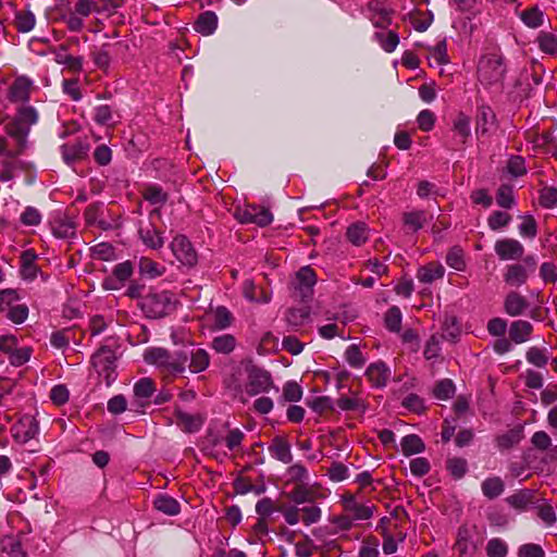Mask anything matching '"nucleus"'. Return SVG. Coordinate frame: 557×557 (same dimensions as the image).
<instances>
[{
	"mask_svg": "<svg viewBox=\"0 0 557 557\" xmlns=\"http://www.w3.org/2000/svg\"><path fill=\"white\" fill-rule=\"evenodd\" d=\"M14 441L25 444L39 433V424L34 416L25 414L11 428Z\"/></svg>",
	"mask_w": 557,
	"mask_h": 557,
	"instance_id": "9b49d317",
	"label": "nucleus"
},
{
	"mask_svg": "<svg viewBox=\"0 0 557 557\" xmlns=\"http://www.w3.org/2000/svg\"><path fill=\"white\" fill-rule=\"evenodd\" d=\"M511 221L510 214L503 211H494L487 219V225L493 231L506 227Z\"/></svg>",
	"mask_w": 557,
	"mask_h": 557,
	"instance_id": "0e129e2a",
	"label": "nucleus"
},
{
	"mask_svg": "<svg viewBox=\"0 0 557 557\" xmlns=\"http://www.w3.org/2000/svg\"><path fill=\"white\" fill-rule=\"evenodd\" d=\"M2 552L7 557H26L21 543L13 537L5 539L2 542Z\"/></svg>",
	"mask_w": 557,
	"mask_h": 557,
	"instance_id": "774afa93",
	"label": "nucleus"
},
{
	"mask_svg": "<svg viewBox=\"0 0 557 557\" xmlns=\"http://www.w3.org/2000/svg\"><path fill=\"white\" fill-rule=\"evenodd\" d=\"M153 507L168 516H176L181 511L180 503L168 494H159L153 500Z\"/></svg>",
	"mask_w": 557,
	"mask_h": 557,
	"instance_id": "c756f323",
	"label": "nucleus"
},
{
	"mask_svg": "<svg viewBox=\"0 0 557 557\" xmlns=\"http://www.w3.org/2000/svg\"><path fill=\"white\" fill-rule=\"evenodd\" d=\"M506 71L503 55L493 52L481 58L478 66V77L480 83L486 87L502 86Z\"/></svg>",
	"mask_w": 557,
	"mask_h": 557,
	"instance_id": "7ed1b4c3",
	"label": "nucleus"
},
{
	"mask_svg": "<svg viewBox=\"0 0 557 557\" xmlns=\"http://www.w3.org/2000/svg\"><path fill=\"white\" fill-rule=\"evenodd\" d=\"M455 393V385L451 380L444 379L436 383L433 389V394L437 399L447 400Z\"/></svg>",
	"mask_w": 557,
	"mask_h": 557,
	"instance_id": "5fc2aeb1",
	"label": "nucleus"
},
{
	"mask_svg": "<svg viewBox=\"0 0 557 557\" xmlns=\"http://www.w3.org/2000/svg\"><path fill=\"white\" fill-rule=\"evenodd\" d=\"M446 468L454 479L460 480L468 471V462L465 458L451 457L447 459Z\"/></svg>",
	"mask_w": 557,
	"mask_h": 557,
	"instance_id": "49530a36",
	"label": "nucleus"
},
{
	"mask_svg": "<svg viewBox=\"0 0 557 557\" xmlns=\"http://www.w3.org/2000/svg\"><path fill=\"white\" fill-rule=\"evenodd\" d=\"M494 250L500 260H519L524 253L523 245L513 238L496 240Z\"/></svg>",
	"mask_w": 557,
	"mask_h": 557,
	"instance_id": "4468645a",
	"label": "nucleus"
},
{
	"mask_svg": "<svg viewBox=\"0 0 557 557\" xmlns=\"http://www.w3.org/2000/svg\"><path fill=\"white\" fill-rule=\"evenodd\" d=\"M528 307L527 298L517 292H510L504 301V309L511 317L521 315Z\"/></svg>",
	"mask_w": 557,
	"mask_h": 557,
	"instance_id": "b1692460",
	"label": "nucleus"
},
{
	"mask_svg": "<svg viewBox=\"0 0 557 557\" xmlns=\"http://www.w3.org/2000/svg\"><path fill=\"white\" fill-rule=\"evenodd\" d=\"M37 122L38 113L36 109L30 106H22L16 114L5 123L4 129L7 134L16 141L18 147L17 153L24 150L30 127Z\"/></svg>",
	"mask_w": 557,
	"mask_h": 557,
	"instance_id": "f257e3e1",
	"label": "nucleus"
},
{
	"mask_svg": "<svg viewBox=\"0 0 557 557\" xmlns=\"http://www.w3.org/2000/svg\"><path fill=\"white\" fill-rule=\"evenodd\" d=\"M347 240L354 246H362L369 239V227L364 222L350 224L346 231Z\"/></svg>",
	"mask_w": 557,
	"mask_h": 557,
	"instance_id": "cd10ccee",
	"label": "nucleus"
},
{
	"mask_svg": "<svg viewBox=\"0 0 557 557\" xmlns=\"http://www.w3.org/2000/svg\"><path fill=\"white\" fill-rule=\"evenodd\" d=\"M374 39L379 42L381 48L388 53L393 52L399 44V37L394 30L385 32L383 29L375 32Z\"/></svg>",
	"mask_w": 557,
	"mask_h": 557,
	"instance_id": "473e14b6",
	"label": "nucleus"
},
{
	"mask_svg": "<svg viewBox=\"0 0 557 557\" xmlns=\"http://www.w3.org/2000/svg\"><path fill=\"white\" fill-rule=\"evenodd\" d=\"M286 474L288 476V480L296 484H304L309 478L308 470L301 463H295L290 466L287 469Z\"/></svg>",
	"mask_w": 557,
	"mask_h": 557,
	"instance_id": "052dcab7",
	"label": "nucleus"
},
{
	"mask_svg": "<svg viewBox=\"0 0 557 557\" xmlns=\"http://www.w3.org/2000/svg\"><path fill=\"white\" fill-rule=\"evenodd\" d=\"M385 326L392 332H398L401 325V312L398 307H391L384 318Z\"/></svg>",
	"mask_w": 557,
	"mask_h": 557,
	"instance_id": "bf43d9fd",
	"label": "nucleus"
},
{
	"mask_svg": "<svg viewBox=\"0 0 557 557\" xmlns=\"http://www.w3.org/2000/svg\"><path fill=\"white\" fill-rule=\"evenodd\" d=\"M177 424L187 432H196L200 429L202 420L199 417L191 416L186 412H177Z\"/></svg>",
	"mask_w": 557,
	"mask_h": 557,
	"instance_id": "864d4df0",
	"label": "nucleus"
},
{
	"mask_svg": "<svg viewBox=\"0 0 557 557\" xmlns=\"http://www.w3.org/2000/svg\"><path fill=\"white\" fill-rule=\"evenodd\" d=\"M521 21L530 28H537L544 22V13L534 5L520 13Z\"/></svg>",
	"mask_w": 557,
	"mask_h": 557,
	"instance_id": "e433bc0d",
	"label": "nucleus"
},
{
	"mask_svg": "<svg viewBox=\"0 0 557 557\" xmlns=\"http://www.w3.org/2000/svg\"><path fill=\"white\" fill-rule=\"evenodd\" d=\"M92 120L98 125L113 127L119 122L120 114L110 104H98L92 109Z\"/></svg>",
	"mask_w": 557,
	"mask_h": 557,
	"instance_id": "6ab92c4d",
	"label": "nucleus"
},
{
	"mask_svg": "<svg viewBox=\"0 0 557 557\" xmlns=\"http://www.w3.org/2000/svg\"><path fill=\"white\" fill-rule=\"evenodd\" d=\"M21 297L16 289L5 288L0 290V312L7 313L11 308H14Z\"/></svg>",
	"mask_w": 557,
	"mask_h": 557,
	"instance_id": "37998d69",
	"label": "nucleus"
},
{
	"mask_svg": "<svg viewBox=\"0 0 557 557\" xmlns=\"http://www.w3.org/2000/svg\"><path fill=\"white\" fill-rule=\"evenodd\" d=\"M309 319V310L302 308H292L286 312V321L293 326H301Z\"/></svg>",
	"mask_w": 557,
	"mask_h": 557,
	"instance_id": "13d9d810",
	"label": "nucleus"
},
{
	"mask_svg": "<svg viewBox=\"0 0 557 557\" xmlns=\"http://www.w3.org/2000/svg\"><path fill=\"white\" fill-rule=\"evenodd\" d=\"M532 494L528 491H521L506 498V502L518 510H524L531 503Z\"/></svg>",
	"mask_w": 557,
	"mask_h": 557,
	"instance_id": "e2e57ef3",
	"label": "nucleus"
},
{
	"mask_svg": "<svg viewBox=\"0 0 557 557\" xmlns=\"http://www.w3.org/2000/svg\"><path fill=\"white\" fill-rule=\"evenodd\" d=\"M33 82L26 76L16 77L9 87L8 98L12 102H27L29 100Z\"/></svg>",
	"mask_w": 557,
	"mask_h": 557,
	"instance_id": "a211bd4d",
	"label": "nucleus"
},
{
	"mask_svg": "<svg viewBox=\"0 0 557 557\" xmlns=\"http://www.w3.org/2000/svg\"><path fill=\"white\" fill-rule=\"evenodd\" d=\"M401 451L405 456L422 453L425 449L423 441L416 434L406 435L401 438Z\"/></svg>",
	"mask_w": 557,
	"mask_h": 557,
	"instance_id": "f704fd0d",
	"label": "nucleus"
},
{
	"mask_svg": "<svg viewBox=\"0 0 557 557\" xmlns=\"http://www.w3.org/2000/svg\"><path fill=\"white\" fill-rule=\"evenodd\" d=\"M446 263L457 271H463L466 269V261L462 249L459 247H453L447 252Z\"/></svg>",
	"mask_w": 557,
	"mask_h": 557,
	"instance_id": "6e6d98bb",
	"label": "nucleus"
},
{
	"mask_svg": "<svg viewBox=\"0 0 557 557\" xmlns=\"http://www.w3.org/2000/svg\"><path fill=\"white\" fill-rule=\"evenodd\" d=\"M212 348L219 354H230L236 346V339L231 334H223L213 338Z\"/></svg>",
	"mask_w": 557,
	"mask_h": 557,
	"instance_id": "c03bdc74",
	"label": "nucleus"
},
{
	"mask_svg": "<svg viewBox=\"0 0 557 557\" xmlns=\"http://www.w3.org/2000/svg\"><path fill=\"white\" fill-rule=\"evenodd\" d=\"M144 360L169 375L183 374L186 370V356H183V349L171 354L164 348L151 347L145 350Z\"/></svg>",
	"mask_w": 557,
	"mask_h": 557,
	"instance_id": "f03ea898",
	"label": "nucleus"
},
{
	"mask_svg": "<svg viewBox=\"0 0 557 557\" xmlns=\"http://www.w3.org/2000/svg\"><path fill=\"white\" fill-rule=\"evenodd\" d=\"M403 221L408 231L417 232L428 222V215L426 212L422 210L406 212L403 215Z\"/></svg>",
	"mask_w": 557,
	"mask_h": 557,
	"instance_id": "72a5a7b5",
	"label": "nucleus"
},
{
	"mask_svg": "<svg viewBox=\"0 0 557 557\" xmlns=\"http://www.w3.org/2000/svg\"><path fill=\"white\" fill-rule=\"evenodd\" d=\"M522 438L521 430L511 429L496 437L498 449L506 450L517 445Z\"/></svg>",
	"mask_w": 557,
	"mask_h": 557,
	"instance_id": "ea45409f",
	"label": "nucleus"
},
{
	"mask_svg": "<svg viewBox=\"0 0 557 557\" xmlns=\"http://www.w3.org/2000/svg\"><path fill=\"white\" fill-rule=\"evenodd\" d=\"M369 18L376 28L386 29L392 24V12L380 3L369 4Z\"/></svg>",
	"mask_w": 557,
	"mask_h": 557,
	"instance_id": "393cba45",
	"label": "nucleus"
},
{
	"mask_svg": "<svg viewBox=\"0 0 557 557\" xmlns=\"http://www.w3.org/2000/svg\"><path fill=\"white\" fill-rule=\"evenodd\" d=\"M342 504L345 513L355 521L370 519L375 509V506L370 502H361L357 495L350 493H346L342 496Z\"/></svg>",
	"mask_w": 557,
	"mask_h": 557,
	"instance_id": "0eeeda50",
	"label": "nucleus"
},
{
	"mask_svg": "<svg viewBox=\"0 0 557 557\" xmlns=\"http://www.w3.org/2000/svg\"><path fill=\"white\" fill-rule=\"evenodd\" d=\"M144 198L151 205L162 206L168 201V194L157 185H150L144 190Z\"/></svg>",
	"mask_w": 557,
	"mask_h": 557,
	"instance_id": "3c124183",
	"label": "nucleus"
},
{
	"mask_svg": "<svg viewBox=\"0 0 557 557\" xmlns=\"http://www.w3.org/2000/svg\"><path fill=\"white\" fill-rule=\"evenodd\" d=\"M530 442L535 449L542 453H548L553 450L552 438L545 431H536L531 436Z\"/></svg>",
	"mask_w": 557,
	"mask_h": 557,
	"instance_id": "603ef678",
	"label": "nucleus"
},
{
	"mask_svg": "<svg viewBox=\"0 0 557 557\" xmlns=\"http://www.w3.org/2000/svg\"><path fill=\"white\" fill-rule=\"evenodd\" d=\"M52 233L58 238H71L75 236V224L66 219L55 220L52 224Z\"/></svg>",
	"mask_w": 557,
	"mask_h": 557,
	"instance_id": "79ce46f5",
	"label": "nucleus"
},
{
	"mask_svg": "<svg viewBox=\"0 0 557 557\" xmlns=\"http://www.w3.org/2000/svg\"><path fill=\"white\" fill-rule=\"evenodd\" d=\"M539 202L543 208L552 209L557 206V188L543 187L540 190Z\"/></svg>",
	"mask_w": 557,
	"mask_h": 557,
	"instance_id": "680f3d73",
	"label": "nucleus"
},
{
	"mask_svg": "<svg viewBox=\"0 0 557 557\" xmlns=\"http://www.w3.org/2000/svg\"><path fill=\"white\" fill-rule=\"evenodd\" d=\"M533 331L530 322L524 320L513 321L509 329V337L516 344H521L529 341Z\"/></svg>",
	"mask_w": 557,
	"mask_h": 557,
	"instance_id": "c85d7f7f",
	"label": "nucleus"
},
{
	"mask_svg": "<svg viewBox=\"0 0 557 557\" xmlns=\"http://www.w3.org/2000/svg\"><path fill=\"white\" fill-rule=\"evenodd\" d=\"M218 27V16L212 11H206L201 13L194 24V29L203 35L209 36L212 35Z\"/></svg>",
	"mask_w": 557,
	"mask_h": 557,
	"instance_id": "a878e982",
	"label": "nucleus"
},
{
	"mask_svg": "<svg viewBox=\"0 0 557 557\" xmlns=\"http://www.w3.org/2000/svg\"><path fill=\"white\" fill-rule=\"evenodd\" d=\"M542 52L550 55L557 54V35L549 32H540L536 38Z\"/></svg>",
	"mask_w": 557,
	"mask_h": 557,
	"instance_id": "c9c22d12",
	"label": "nucleus"
},
{
	"mask_svg": "<svg viewBox=\"0 0 557 557\" xmlns=\"http://www.w3.org/2000/svg\"><path fill=\"white\" fill-rule=\"evenodd\" d=\"M268 449L273 458L280 460L283 463H289L293 460L290 444L285 437L275 436Z\"/></svg>",
	"mask_w": 557,
	"mask_h": 557,
	"instance_id": "412c9836",
	"label": "nucleus"
},
{
	"mask_svg": "<svg viewBox=\"0 0 557 557\" xmlns=\"http://www.w3.org/2000/svg\"><path fill=\"white\" fill-rule=\"evenodd\" d=\"M482 493L490 499L498 497L504 492V482L498 476L487 478L482 482Z\"/></svg>",
	"mask_w": 557,
	"mask_h": 557,
	"instance_id": "a19ab883",
	"label": "nucleus"
},
{
	"mask_svg": "<svg viewBox=\"0 0 557 557\" xmlns=\"http://www.w3.org/2000/svg\"><path fill=\"white\" fill-rule=\"evenodd\" d=\"M455 549L458 552V557H463L473 547L471 541V533L467 527H460L457 532Z\"/></svg>",
	"mask_w": 557,
	"mask_h": 557,
	"instance_id": "4c0bfd02",
	"label": "nucleus"
},
{
	"mask_svg": "<svg viewBox=\"0 0 557 557\" xmlns=\"http://www.w3.org/2000/svg\"><path fill=\"white\" fill-rule=\"evenodd\" d=\"M276 510H278V507H276L275 502L270 497H263L256 504V512L259 518L267 519Z\"/></svg>",
	"mask_w": 557,
	"mask_h": 557,
	"instance_id": "338daca9",
	"label": "nucleus"
},
{
	"mask_svg": "<svg viewBox=\"0 0 557 557\" xmlns=\"http://www.w3.org/2000/svg\"><path fill=\"white\" fill-rule=\"evenodd\" d=\"M63 161L72 165L87 158L90 145L87 138H76L61 146Z\"/></svg>",
	"mask_w": 557,
	"mask_h": 557,
	"instance_id": "f8f14e48",
	"label": "nucleus"
},
{
	"mask_svg": "<svg viewBox=\"0 0 557 557\" xmlns=\"http://www.w3.org/2000/svg\"><path fill=\"white\" fill-rule=\"evenodd\" d=\"M171 250L176 259L185 265H194L197 261V255L190 242L183 235H177L171 243Z\"/></svg>",
	"mask_w": 557,
	"mask_h": 557,
	"instance_id": "ddd939ff",
	"label": "nucleus"
},
{
	"mask_svg": "<svg viewBox=\"0 0 557 557\" xmlns=\"http://www.w3.org/2000/svg\"><path fill=\"white\" fill-rule=\"evenodd\" d=\"M36 25V16L30 10L15 12L14 26L20 33H29Z\"/></svg>",
	"mask_w": 557,
	"mask_h": 557,
	"instance_id": "7c9ffc66",
	"label": "nucleus"
},
{
	"mask_svg": "<svg viewBox=\"0 0 557 557\" xmlns=\"http://www.w3.org/2000/svg\"><path fill=\"white\" fill-rule=\"evenodd\" d=\"M156 391L154 382L149 377H143L134 385V394L138 399L146 400Z\"/></svg>",
	"mask_w": 557,
	"mask_h": 557,
	"instance_id": "de8ad7c7",
	"label": "nucleus"
},
{
	"mask_svg": "<svg viewBox=\"0 0 557 557\" xmlns=\"http://www.w3.org/2000/svg\"><path fill=\"white\" fill-rule=\"evenodd\" d=\"M366 375L373 386L383 387L387 384L391 371L384 362H375L368 367Z\"/></svg>",
	"mask_w": 557,
	"mask_h": 557,
	"instance_id": "4be33fe9",
	"label": "nucleus"
},
{
	"mask_svg": "<svg viewBox=\"0 0 557 557\" xmlns=\"http://www.w3.org/2000/svg\"><path fill=\"white\" fill-rule=\"evenodd\" d=\"M445 268L438 262H429L420 267L417 271V278L420 283L431 284L436 280L443 278Z\"/></svg>",
	"mask_w": 557,
	"mask_h": 557,
	"instance_id": "5701e85b",
	"label": "nucleus"
},
{
	"mask_svg": "<svg viewBox=\"0 0 557 557\" xmlns=\"http://www.w3.org/2000/svg\"><path fill=\"white\" fill-rule=\"evenodd\" d=\"M235 216L240 223H253L262 227L268 226L273 221L270 210L257 205H246L243 208H237Z\"/></svg>",
	"mask_w": 557,
	"mask_h": 557,
	"instance_id": "6e6552de",
	"label": "nucleus"
},
{
	"mask_svg": "<svg viewBox=\"0 0 557 557\" xmlns=\"http://www.w3.org/2000/svg\"><path fill=\"white\" fill-rule=\"evenodd\" d=\"M183 356H186V364L191 373H200L210 364L209 352L200 347H190L183 349Z\"/></svg>",
	"mask_w": 557,
	"mask_h": 557,
	"instance_id": "2eb2a0df",
	"label": "nucleus"
},
{
	"mask_svg": "<svg viewBox=\"0 0 557 557\" xmlns=\"http://www.w3.org/2000/svg\"><path fill=\"white\" fill-rule=\"evenodd\" d=\"M496 125V115L488 106L478 108L475 132L478 135L490 134Z\"/></svg>",
	"mask_w": 557,
	"mask_h": 557,
	"instance_id": "aec40b11",
	"label": "nucleus"
},
{
	"mask_svg": "<svg viewBox=\"0 0 557 557\" xmlns=\"http://www.w3.org/2000/svg\"><path fill=\"white\" fill-rule=\"evenodd\" d=\"M288 496L295 504L298 505L311 503L314 499L313 491L306 483L295 484Z\"/></svg>",
	"mask_w": 557,
	"mask_h": 557,
	"instance_id": "58836bf2",
	"label": "nucleus"
},
{
	"mask_svg": "<svg viewBox=\"0 0 557 557\" xmlns=\"http://www.w3.org/2000/svg\"><path fill=\"white\" fill-rule=\"evenodd\" d=\"M454 138L449 147L451 150L462 148L471 134L470 117L463 113H459L453 123Z\"/></svg>",
	"mask_w": 557,
	"mask_h": 557,
	"instance_id": "dca6fc26",
	"label": "nucleus"
},
{
	"mask_svg": "<svg viewBox=\"0 0 557 557\" xmlns=\"http://www.w3.org/2000/svg\"><path fill=\"white\" fill-rule=\"evenodd\" d=\"M533 272V268L528 269L525 265L520 263H511L506 265L503 278L504 282L511 287H520L527 283L530 273Z\"/></svg>",
	"mask_w": 557,
	"mask_h": 557,
	"instance_id": "f3484780",
	"label": "nucleus"
},
{
	"mask_svg": "<svg viewBox=\"0 0 557 557\" xmlns=\"http://www.w3.org/2000/svg\"><path fill=\"white\" fill-rule=\"evenodd\" d=\"M525 359L529 363L543 368L547 364L549 356L546 348L530 347L525 354Z\"/></svg>",
	"mask_w": 557,
	"mask_h": 557,
	"instance_id": "a18cd8bd",
	"label": "nucleus"
},
{
	"mask_svg": "<svg viewBox=\"0 0 557 557\" xmlns=\"http://www.w3.org/2000/svg\"><path fill=\"white\" fill-rule=\"evenodd\" d=\"M485 550L487 557H506L508 554V545L504 540L493 537L487 541Z\"/></svg>",
	"mask_w": 557,
	"mask_h": 557,
	"instance_id": "8fccbe9b",
	"label": "nucleus"
},
{
	"mask_svg": "<svg viewBox=\"0 0 557 557\" xmlns=\"http://www.w3.org/2000/svg\"><path fill=\"white\" fill-rule=\"evenodd\" d=\"M302 397V389L300 385L294 381H288L283 386V398L285 401L296 403Z\"/></svg>",
	"mask_w": 557,
	"mask_h": 557,
	"instance_id": "69168bd1",
	"label": "nucleus"
},
{
	"mask_svg": "<svg viewBox=\"0 0 557 557\" xmlns=\"http://www.w3.org/2000/svg\"><path fill=\"white\" fill-rule=\"evenodd\" d=\"M496 202L504 209H510L515 205L513 189L511 186L503 184L496 193Z\"/></svg>",
	"mask_w": 557,
	"mask_h": 557,
	"instance_id": "09e8293b",
	"label": "nucleus"
},
{
	"mask_svg": "<svg viewBox=\"0 0 557 557\" xmlns=\"http://www.w3.org/2000/svg\"><path fill=\"white\" fill-rule=\"evenodd\" d=\"M54 60L57 63L65 65L72 72H81L83 69V58L69 54L64 46L60 47Z\"/></svg>",
	"mask_w": 557,
	"mask_h": 557,
	"instance_id": "2f4dec72",
	"label": "nucleus"
},
{
	"mask_svg": "<svg viewBox=\"0 0 557 557\" xmlns=\"http://www.w3.org/2000/svg\"><path fill=\"white\" fill-rule=\"evenodd\" d=\"M274 388L278 392V388L274 386L271 374L262 369L252 368L248 372V379L246 384V392L250 396H255L261 393H268Z\"/></svg>",
	"mask_w": 557,
	"mask_h": 557,
	"instance_id": "1a4fd4ad",
	"label": "nucleus"
},
{
	"mask_svg": "<svg viewBox=\"0 0 557 557\" xmlns=\"http://www.w3.org/2000/svg\"><path fill=\"white\" fill-rule=\"evenodd\" d=\"M174 295L168 290H150L141 298L140 308L148 318L159 319L174 308Z\"/></svg>",
	"mask_w": 557,
	"mask_h": 557,
	"instance_id": "20e7f679",
	"label": "nucleus"
},
{
	"mask_svg": "<svg viewBox=\"0 0 557 557\" xmlns=\"http://www.w3.org/2000/svg\"><path fill=\"white\" fill-rule=\"evenodd\" d=\"M165 270L164 265L148 257H141L138 261V272L145 278L154 280L160 277L165 273Z\"/></svg>",
	"mask_w": 557,
	"mask_h": 557,
	"instance_id": "bb28decb",
	"label": "nucleus"
},
{
	"mask_svg": "<svg viewBox=\"0 0 557 557\" xmlns=\"http://www.w3.org/2000/svg\"><path fill=\"white\" fill-rule=\"evenodd\" d=\"M317 283L314 271L310 267L301 268L295 275L292 283L293 296L301 301L311 298L313 294V286Z\"/></svg>",
	"mask_w": 557,
	"mask_h": 557,
	"instance_id": "423d86ee",
	"label": "nucleus"
},
{
	"mask_svg": "<svg viewBox=\"0 0 557 557\" xmlns=\"http://www.w3.org/2000/svg\"><path fill=\"white\" fill-rule=\"evenodd\" d=\"M41 220L40 211L32 206H27L20 215V221L25 226H37L41 223Z\"/></svg>",
	"mask_w": 557,
	"mask_h": 557,
	"instance_id": "4d7b16f0",
	"label": "nucleus"
},
{
	"mask_svg": "<svg viewBox=\"0 0 557 557\" xmlns=\"http://www.w3.org/2000/svg\"><path fill=\"white\" fill-rule=\"evenodd\" d=\"M154 218H161L159 208L153 209L149 214L150 223L147 226H140L138 234L144 245L150 249L158 250L164 245L163 232L158 230L153 223Z\"/></svg>",
	"mask_w": 557,
	"mask_h": 557,
	"instance_id": "9d476101",
	"label": "nucleus"
},
{
	"mask_svg": "<svg viewBox=\"0 0 557 557\" xmlns=\"http://www.w3.org/2000/svg\"><path fill=\"white\" fill-rule=\"evenodd\" d=\"M115 361V352L107 346L99 348L91 357L94 368L99 375L104 377L107 385H110L116 377Z\"/></svg>",
	"mask_w": 557,
	"mask_h": 557,
	"instance_id": "39448f33",
	"label": "nucleus"
}]
</instances>
